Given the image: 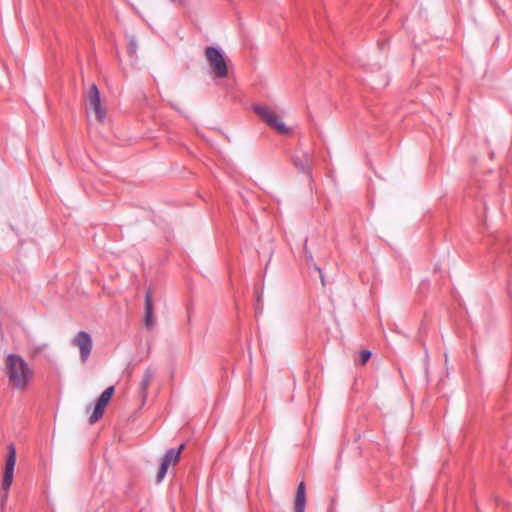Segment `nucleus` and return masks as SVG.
<instances>
[{
  "label": "nucleus",
  "mask_w": 512,
  "mask_h": 512,
  "mask_svg": "<svg viewBox=\"0 0 512 512\" xmlns=\"http://www.w3.org/2000/svg\"><path fill=\"white\" fill-rule=\"evenodd\" d=\"M5 374L9 386L15 390L24 391L34 377L32 367L17 354H10L5 359Z\"/></svg>",
  "instance_id": "obj_1"
},
{
  "label": "nucleus",
  "mask_w": 512,
  "mask_h": 512,
  "mask_svg": "<svg viewBox=\"0 0 512 512\" xmlns=\"http://www.w3.org/2000/svg\"><path fill=\"white\" fill-rule=\"evenodd\" d=\"M205 57L215 77L223 79L228 76V67L222 49L207 46L205 48Z\"/></svg>",
  "instance_id": "obj_2"
},
{
  "label": "nucleus",
  "mask_w": 512,
  "mask_h": 512,
  "mask_svg": "<svg viewBox=\"0 0 512 512\" xmlns=\"http://www.w3.org/2000/svg\"><path fill=\"white\" fill-rule=\"evenodd\" d=\"M252 108L263 122H265L269 127L275 129L279 134L287 135L290 133V128L286 126L269 107L254 104Z\"/></svg>",
  "instance_id": "obj_3"
},
{
  "label": "nucleus",
  "mask_w": 512,
  "mask_h": 512,
  "mask_svg": "<svg viewBox=\"0 0 512 512\" xmlns=\"http://www.w3.org/2000/svg\"><path fill=\"white\" fill-rule=\"evenodd\" d=\"M71 344L78 349L80 360L85 364L93 349V340L91 335L85 331H79L71 339Z\"/></svg>",
  "instance_id": "obj_4"
},
{
  "label": "nucleus",
  "mask_w": 512,
  "mask_h": 512,
  "mask_svg": "<svg viewBox=\"0 0 512 512\" xmlns=\"http://www.w3.org/2000/svg\"><path fill=\"white\" fill-rule=\"evenodd\" d=\"M86 101L89 109L93 110L96 119L103 122L106 116V110L101 106L100 92L95 84H92L87 92Z\"/></svg>",
  "instance_id": "obj_5"
},
{
  "label": "nucleus",
  "mask_w": 512,
  "mask_h": 512,
  "mask_svg": "<svg viewBox=\"0 0 512 512\" xmlns=\"http://www.w3.org/2000/svg\"><path fill=\"white\" fill-rule=\"evenodd\" d=\"M292 164L299 173L306 176L308 180L312 179V155L305 151L297 152L292 156Z\"/></svg>",
  "instance_id": "obj_6"
},
{
  "label": "nucleus",
  "mask_w": 512,
  "mask_h": 512,
  "mask_svg": "<svg viewBox=\"0 0 512 512\" xmlns=\"http://www.w3.org/2000/svg\"><path fill=\"white\" fill-rule=\"evenodd\" d=\"M16 464V450L13 445H10L8 448V456L5 463L4 473H3V482L2 489L7 493L13 482V474L14 467Z\"/></svg>",
  "instance_id": "obj_7"
},
{
  "label": "nucleus",
  "mask_w": 512,
  "mask_h": 512,
  "mask_svg": "<svg viewBox=\"0 0 512 512\" xmlns=\"http://www.w3.org/2000/svg\"><path fill=\"white\" fill-rule=\"evenodd\" d=\"M114 393V386H109L106 388L102 394L100 395L99 399L96 402V405L94 407L93 413L90 416V423H96L104 414L105 408L109 401L111 400Z\"/></svg>",
  "instance_id": "obj_8"
},
{
  "label": "nucleus",
  "mask_w": 512,
  "mask_h": 512,
  "mask_svg": "<svg viewBox=\"0 0 512 512\" xmlns=\"http://www.w3.org/2000/svg\"><path fill=\"white\" fill-rule=\"evenodd\" d=\"M184 447L185 445L182 444L177 449H170L166 452L157 474L158 482L163 480L170 465H176L178 463L180 459V454L183 451Z\"/></svg>",
  "instance_id": "obj_9"
},
{
  "label": "nucleus",
  "mask_w": 512,
  "mask_h": 512,
  "mask_svg": "<svg viewBox=\"0 0 512 512\" xmlns=\"http://www.w3.org/2000/svg\"><path fill=\"white\" fill-rule=\"evenodd\" d=\"M306 505V490L304 482H300L296 495H295V503H294V512H304Z\"/></svg>",
  "instance_id": "obj_10"
},
{
  "label": "nucleus",
  "mask_w": 512,
  "mask_h": 512,
  "mask_svg": "<svg viewBox=\"0 0 512 512\" xmlns=\"http://www.w3.org/2000/svg\"><path fill=\"white\" fill-rule=\"evenodd\" d=\"M367 82L373 89H383L388 85L389 79L386 73L380 71L376 75H369Z\"/></svg>",
  "instance_id": "obj_11"
},
{
  "label": "nucleus",
  "mask_w": 512,
  "mask_h": 512,
  "mask_svg": "<svg viewBox=\"0 0 512 512\" xmlns=\"http://www.w3.org/2000/svg\"><path fill=\"white\" fill-rule=\"evenodd\" d=\"M153 378H154L153 371L150 369H147L145 371L143 378L141 380V383H140V393H141V397H142L143 401H145V399L147 397V390H148Z\"/></svg>",
  "instance_id": "obj_12"
},
{
  "label": "nucleus",
  "mask_w": 512,
  "mask_h": 512,
  "mask_svg": "<svg viewBox=\"0 0 512 512\" xmlns=\"http://www.w3.org/2000/svg\"><path fill=\"white\" fill-rule=\"evenodd\" d=\"M137 49H138V44H137L136 37L130 36L129 40H128V49H127L128 55L131 58H137Z\"/></svg>",
  "instance_id": "obj_13"
},
{
  "label": "nucleus",
  "mask_w": 512,
  "mask_h": 512,
  "mask_svg": "<svg viewBox=\"0 0 512 512\" xmlns=\"http://www.w3.org/2000/svg\"><path fill=\"white\" fill-rule=\"evenodd\" d=\"M145 313H154L153 292L148 289L145 294Z\"/></svg>",
  "instance_id": "obj_14"
},
{
  "label": "nucleus",
  "mask_w": 512,
  "mask_h": 512,
  "mask_svg": "<svg viewBox=\"0 0 512 512\" xmlns=\"http://www.w3.org/2000/svg\"><path fill=\"white\" fill-rule=\"evenodd\" d=\"M144 323L147 329H152L155 324L154 313H145Z\"/></svg>",
  "instance_id": "obj_15"
},
{
  "label": "nucleus",
  "mask_w": 512,
  "mask_h": 512,
  "mask_svg": "<svg viewBox=\"0 0 512 512\" xmlns=\"http://www.w3.org/2000/svg\"><path fill=\"white\" fill-rule=\"evenodd\" d=\"M371 357V352L368 350H364L360 354V362L364 365Z\"/></svg>",
  "instance_id": "obj_16"
},
{
  "label": "nucleus",
  "mask_w": 512,
  "mask_h": 512,
  "mask_svg": "<svg viewBox=\"0 0 512 512\" xmlns=\"http://www.w3.org/2000/svg\"><path fill=\"white\" fill-rule=\"evenodd\" d=\"M173 3L182 4L184 0H170Z\"/></svg>",
  "instance_id": "obj_17"
},
{
  "label": "nucleus",
  "mask_w": 512,
  "mask_h": 512,
  "mask_svg": "<svg viewBox=\"0 0 512 512\" xmlns=\"http://www.w3.org/2000/svg\"><path fill=\"white\" fill-rule=\"evenodd\" d=\"M170 105H171V107H172V108H174L175 110L180 111V110L178 109V107H177L174 103L170 102Z\"/></svg>",
  "instance_id": "obj_18"
}]
</instances>
